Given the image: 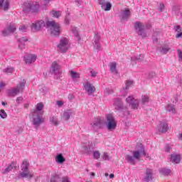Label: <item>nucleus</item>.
<instances>
[{"mask_svg":"<svg viewBox=\"0 0 182 182\" xmlns=\"http://www.w3.org/2000/svg\"><path fill=\"white\" fill-rule=\"evenodd\" d=\"M63 182H70L69 177H63Z\"/></svg>","mask_w":182,"mask_h":182,"instance_id":"obj_57","label":"nucleus"},{"mask_svg":"<svg viewBox=\"0 0 182 182\" xmlns=\"http://www.w3.org/2000/svg\"><path fill=\"white\" fill-rule=\"evenodd\" d=\"M176 39H179V38H182V32L176 33Z\"/></svg>","mask_w":182,"mask_h":182,"instance_id":"obj_58","label":"nucleus"},{"mask_svg":"<svg viewBox=\"0 0 182 182\" xmlns=\"http://www.w3.org/2000/svg\"><path fill=\"white\" fill-rule=\"evenodd\" d=\"M0 117L1 119H6V117H8V114H6L4 109L0 110Z\"/></svg>","mask_w":182,"mask_h":182,"instance_id":"obj_38","label":"nucleus"},{"mask_svg":"<svg viewBox=\"0 0 182 182\" xmlns=\"http://www.w3.org/2000/svg\"><path fill=\"white\" fill-rule=\"evenodd\" d=\"M75 114V112L73 109H67L64 111L63 112V119L65 120V122H68L69 119H70V117L73 116Z\"/></svg>","mask_w":182,"mask_h":182,"instance_id":"obj_21","label":"nucleus"},{"mask_svg":"<svg viewBox=\"0 0 182 182\" xmlns=\"http://www.w3.org/2000/svg\"><path fill=\"white\" fill-rule=\"evenodd\" d=\"M142 105H146V103H149V97H147L146 95H144L142 96Z\"/></svg>","mask_w":182,"mask_h":182,"instance_id":"obj_42","label":"nucleus"},{"mask_svg":"<svg viewBox=\"0 0 182 182\" xmlns=\"http://www.w3.org/2000/svg\"><path fill=\"white\" fill-rule=\"evenodd\" d=\"M83 151L85 154H90L91 153L90 147V146H83Z\"/></svg>","mask_w":182,"mask_h":182,"instance_id":"obj_43","label":"nucleus"},{"mask_svg":"<svg viewBox=\"0 0 182 182\" xmlns=\"http://www.w3.org/2000/svg\"><path fill=\"white\" fill-rule=\"evenodd\" d=\"M157 76V74H156L154 72L151 71L149 73V79H153L154 77H156Z\"/></svg>","mask_w":182,"mask_h":182,"instance_id":"obj_47","label":"nucleus"},{"mask_svg":"<svg viewBox=\"0 0 182 182\" xmlns=\"http://www.w3.org/2000/svg\"><path fill=\"white\" fill-rule=\"evenodd\" d=\"M170 161L173 164H180V162L181 161V154H171Z\"/></svg>","mask_w":182,"mask_h":182,"instance_id":"obj_15","label":"nucleus"},{"mask_svg":"<svg viewBox=\"0 0 182 182\" xmlns=\"http://www.w3.org/2000/svg\"><path fill=\"white\" fill-rule=\"evenodd\" d=\"M73 33L74 34V36L77 38V41H80V36L79 35V32H77V29L76 28H73L72 29Z\"/></svg>","mask_w":182,"mask_h":182,"instance_id":"obj_36","label":"nucleus"},{"mask_svg":"<svg viewBox=\"0 0 182 182\" xmlns=\"http://www.w3.org/2000/svg\"><path fill=\"white\" fill-rule=\"evenodd\" d=\"M173 28H174L176 32H177L176 33H180L182 31L181 26H175Z\"/></svg>","mask_w":182,"mask_h":182,"instance_id":"obj_45","label":"nucleus"},{"mask_svg":"<svg viewBox=\"0 0 182 182\" xmlns=\"http://www.w3.org/2000/svg\"><path fill=\"white\" fill-rule=\"evenodd\" d=\"M167 112L169 113H176V107L171 104H168L166 107Z\"/></svg>","mask_w":182,"mask_h":182,"instance_id":"obj_33","label":"nucleus"},{"mask_svg":"<svg viewBox=\"0 0 182 182\" xmlns=\"http://www.w3.org/2000/svg\"><path fill=\"white\" fill-rule=\"evenodd\" d=\"M117 63L116 62H112L109 65L110 71L112 73H114V75H117Z\"/></svg>","mask_w":182,"mask_h":182,"instance_id":"obj_27","label":"nucleus"},{"mask_svg":"<svg viewBox=\"0 0 182 182\" xmlns=\"http://www.w3.org/2000/svg\"><path fill=\"white\" fill-rule=\"evenodd\" d=\"M50 15H52L53 18H59L62 16V11H52L50 12Z\"/></svg>","mask_w":182,"mask_h":182,"instance_id":"obj_32","label":"nucleus"},{"mask_svg":"<svg viewBox=\"0 0 182 182\" xmlns=\"http://www.w3.org/2000/svg\"><path fill=\"white\" fill-rule=\"evenodd\" d=\"M135 60L137 62H143L144 60V55L143 54H140L139 55H136L135 58Z\"/></svg>","mask_w":182,"mask_h":182,"instance_id":"obj_37","label":"nucleus"},{"mask_svg":"<svg viewBox=\"0 0 182 182\" xmlns=\"http://www.w3.org/2000/svg\"><path fill=\"white\" fill-rule=\"evenodd\" d=\"M132 12L130 11V9L126 8L119 12V16L120 19H122L123 21H129V18H130Z\"/></svg>","mask_w":182,"mask_h":182,"instance_id":"obj_12","label":"nucleus"},{"mask_svg":"<svg viewBox=\"0 0 182 182\" xmlns=\"http://www.w3.org/2000/svg\"><path fill=\"white\" fill-rule=\"evenodd\" d=\"M50 123L54 124V126H59V122L58 121V118L55 116L50 117Z\"/></svg>","mask_w":182,"mask_h":182,"instance_id":"obj_34","label":"nucleus"},{"mask_svg":"<svg viewBox=\"0 0 182 182\" xmlns=\"http://www.w3.org/2000/svg\"><path fill=\"white\" fill-rule=\"evenodd\" d=\"M16 31V27L15 25H10L8 26L7 29H4L2 31L3 36H9L11 33H14Z\"/></svg>","mask_w":182,"mask_h":182,"instance_id":"obj_14","label":"nucleus"},{"mask_svg":"<svg viewBox=\"0 0 182 182\" xmlns=\"http://www.w3.org/2000/svg\"><path fill=\"white\" fill-rule=\"evenodd\" d=\"M106 2H107L106 0H98V4H99V5H101V6H102V5H105V4Z\"/></svg>","mask_w":182,"mask_h":182,"instance_id":"obj_55","label":"nucleus"},{"mask_svg":"<svg viewBox=\"0 0 182 182\" xmlns=\"http://www.w3.org/2000/svg\"><path fill=\"white\" fill-rule=\"evenodd\" d=\"M16 164H17L16 161H13L11 162V165L13 167V168H16Z\"/></svg>","mask_w":182,"mask_h":182,"instance_id":"obj_59","label":"nucleus"},{"mask_svg":"<svg viewBox=\"0 0 182 182\" xmlns=\"http://www.w3.org/2000/svg\"><path fill=\"white\" fill-rule=\"evenodd\" d=\"M100 152H99V151H95L93 152V157L94 159H95V160H99V159H100Z\"/></svg>","mask_w":182,"mask_h":182,"instance_id":"obj_39","label":"nucleus"},{"mask_svg":"<svg viewBox=\"0 0 182 182\" xmlns=\"http://www.w3.org/2000/svg\"><path fill=\"white\" fill-rule=\"evenodd\" d=\"M158 130L159 133H167L168 130V124H167V122L166 121H161L158 127Z\"/></svg>","mask_w":182,"mask_h":182,"instance_id":"obj_16","label":"nucleus"},{"mask_svg":"<svg viewBox=\"0 0 182 182\" xmlns=\"http://www.w3.org/2000/svg\"><path fill=\"white\" fill-rule=\"evenodd\" d=\"M41 93H43V95H46L48 93V88L46 87H43L41 89H40Z\"/></svg>","mask_w":182,"mask_h":182,"instance_id":"obj_46","label":"nucleus"},{"mask_svg":"<svg viewBox=\"0 0 182 182\" xmlns=\"http://www.w3.org/2000/svg\"><path fill=\"white\" fill-rule=\"evenodd\" d=\"M14 68L10 67V68H6L4 70V72L6 73H14Z\"/></svg>","mask_w":182,"mask_h":182,"instance_id":"obj_44","label":"nucleus"},{"mask_svg":"<svg viewBox=\"0 0 182 182\" xmlns=\"http://www.w3.org/2000/svg\"><path fill=\"white\" fill-rule=\"evenodd\" d=\"M17 41L20 43L18 45V49L22 50V49H25V46H26L25 42H28L29 40H28V38L26 37H21L18 38Z\"/></svg>","mask_w":182,"mask_h":182,"instance_id":"obj_22","label":"nucleus"},{"mask_svg":"<svg viewBox=\"0 0 182 182\" xmlns=\"http://www.w3.org/2000/svg\"><path fill=\"white\" fill-rule=\"evenodd\" d=\"M94 48L95 49L97 50V52H99V50H100L101 49V46H100V43H94Z\"/></svg>","mask_w":182,"mask_h":182,"instance_id":"obj_48","label":"nucleus"},{"mask_svg":"<svg viewBox=\"0 0 182 182\" xmlns=\"http://www.w3.org/2000/svg\"><path fill=\"white\" fill-rule=\"evenodd\" d=\"M65 23H67V25H69V23H70L68 16H65Z\"/></svg>","mask_w":182,"mask_h":182,"instance_id":"obj_62","label":"nucleus"},{"mask_svg":"<svg viewBox=\"0 0 182 182\" xmlns=\"http://www.w3.org/2000/svg\"><path fill=\"white\" fill-rule=\"evenodd\" d=\"M177 52H178V56L179 59L181 60V61H182V51H181V50L178 49Z\"/></svg>","mask_w":182,"mask_h":182,"instance_id":"obj_52","label":"nucleus"},{"mask_svg":"<svg viewBox=\"0 0 182 182\" xmlns=\"http://www.w3.org/2000/svg\"><path fill=\"white\" fill-rule=\"evenodd\" d=\"M21 173L18 176V178H32L33 176L31 174V171H29V164L28 161L24 160L21 165Z\"/></svg>","mask_w":182,"mask_h":182,"instance_id":"obj_4","label":"nucleus"},{"mask_svg":"<svg viewBox=\"0 0 182 182\" xmlns=\"http://www.w3.org/2000/svg\"><path fill=\"white\" fill-rule=\"evenodd\" d=\"M132 85H133L132 81H127V85L125 86V90H127V89H129V87H130V86H132Z\"/></svg>","mask_w":182,"mask_h":182,"instance_id":"obj_50","label":"nucleus"},{"mask_svg":"<svg viewBox=\"0 0 182 182\" xmlns=\"http://www.w3.org/2000/svg\"><path fill=\"white\" fill-rule=\"evenodd\" d=\"M18 93H19L18 92V90L16 88H13V89H11V90H8L7 91V95L9 96V97H15L18 95Z\"/></svg>","mask_w":182,"mask_h":182,"instance_id":"obj_29","label":"nucleus"},{"mask_svg":"<svg viewBox=\"0 0 182 182\" xmlns=\"http://www.w3.org/2000/svg\"><path fill=\"white\" fill-rule=\"evenodd\" d=\"M94 43H100V36H99V34H95L94 36Z\"/></svg>","mask_w":182,"mask_h":182,"instance_id":"obj_40","label":"nucleus"},{"mask_svg":"<svg viewBox=\"0 0 182 182\" xmlns=\"http://www.w3.org/2000/svg\"><path fill=\"white\" fill-rule=\"evenodd\" d=\"M50 73L54 75L55 79H60V70H59V64L54 61L50 67Z\"/></svg>","mask_w":182,"mask_h":182,"instance_id":"obj_8","label":"nucleus"},{"mask_svg":"<svg viewBox=\"0 0 182 182\" xmlns=\"http://www.w3.org/2000/svg\"><path fill=\"white\" fill-rule=\"evenodd\" d=\"M55 161L58 163V164H63L66 161V159L63 157V154H59L55 157Z\"/></svg>","mask_w":182,"mask_h":182,"instance_id":"obj_26","label":"nucleus"},{"mask_svg":"<svg viewBox=\"0 0 182 182\" xmlns=\"http://www.w3.org/2000/svg\"><path fill=\"white\" fill-rule=\"evenodd\" d=\"M70 76L73 79H79L80 77V74L73 70L70 71Z\"/></svg>","mask_w":182,"mask_h":182,"instance_id":"obj_35","label":"nucleus"},{"mask_svg":"<svg viewBox=\"0 0 182 182\" xmlns=\"http://www.w3.org/2000/svg\"><path fill=\"white\" fill-rule=\"evenodd\" d=\"M45 105L42 102H39L37 104L36 109H33L31 113H34V114H38V112H41Z\"/></svg>","mask_w":182,"mask_h":182,"instance_id":"obj_25","label":"nucleus"},{"mask_svg":"<svg viewBox=\"0 0 182 182\" xmlns=\"http://www.w3.org/2000/svg\"><path fill=\"white\" fill-rule=\"evenodd\" d=\"M101 8L103 9V11H110V9H112V3L107 1L105 4L101 6Z\"/></svg>","mask_w":182,"mask_h":182,"instance_id":"obj_30","label":"nucleus"},{"mask_svg":"<svg viewBox=\"0 0 182 182\" xmlns=\"http://www.w3.org/2000/svg\"><path fill=\"white\" fill-rule=\"evenodd\" d=\"M171 48L168 46L167 44H164L161 47H158L156 48L157 52H159L160 53H162V55H167L168 53V51L171 50Z\"/></svg>","mask_w":182,"mask_h":182,"instance_id":"obj_17","label":"nucleus"},{"mask_svg":"<svg viewBox=\"0 0 182 182\" xmlns=\"http://www.w3.org/2000/svg\"><path fill=\"white\" fill-rule=\"evenodd\" d=\"M31 116L33 118V124L34 126H36V127H39L42 123L45 122L43 118L41 117V115L38 114H35L33 112H31Z\"/></svg>","mask_w":182,"mask_h":182,"instance_id":"obj_11","label":"nucleus"},{"mask_svg":"<svg viewBox=\"0 0 182 182\" xmlns=\"http://www.w3.org/2000/svg\"><path fill=\"white\" fill-rule=\"evenodd\" d=\"M126 102L131 106V109L137 110L139 109V101L136 100L134 97L129 96L126 100Z\"/></svg>","mask_w":182,"mask_h":182,"instance_id":"obj_10","label":"nucleus"},{"mask_svg":"<svg viewBox=\"0 0 182 182\" xmlns=\"http://www.w3.org/2000/svg\"><path fill=\"white\" fill-rule=\"evenodd\" d=\"M36 60V55L32 54H27L24 56V62L27 65H31V63H33Z\"/></svg>","mask_w":182,"mask_h":182,"instance_id":"obj_18","label":"nucleus"},{"mask_svg":"<svg viewBox=\"0 0 182 182\" xmlns=\"http://www.w3.org/2000/svg\"><path fill=\"white\" fill-rule=\"evenodd\" d=\"M114 105L116 106L115 109H117V110H123V102H122V99L117 98L114 102Z\"/></svg>","mask_w":182,"mask_h":182,"instance_id":"obj_23","label":"nucleus"},{"mask_svg":"<svg viewBox=\"0 0 182 182\" xmlns=\"http://www.w3.org/2000/svg\"><path fill=\"white\" fill-rule=\"evenodd\" d=\"M145 174L146 176L144 179L145 182H150L153 181V170L150 168H146Z\"/></svg>","mask_w":182,"mask_h":182,"instance_id":"obj_19","label":"nucleus"},{"mask_svg":"<svg viewBox=\"0 0 182 182\" xmlns=\"http://www.w3.org/2000/svg\"><path fill=\"white\" fill-rule=\"evenodd\" d=\"M173 103L175 102V103H177V102H178V95H176V97H175V101H173Z\"/></svg>","mask_w":182,"mask_h":182,"instance_id":"obj_63","label":"nucleus"},{"mask_svg":"<svg viewBox=\"0 0 182 182\" xmlns=\"http://www.w3.org/2000/svg\"><path fill=\"white\" fill-rule=\"evenodd\" d=\"M145 26L143 23H141L140 21L135 22L134 24V29L136 31V33L139 36H141V38H147V33H146V31H144Z\"/></svg>","mask_w":182,"mask_h":182,"instance_id":"obj_7","label":"nucleus"},{"mask_svg":"<svg viewBox=\"0 0 182 182\" xmlns=\"http://www.w3.org/2000/svg\"><path fill=\"white\" fill-rule=\"evenodd\" d=\"M136 151H133L132 155H127L125 156V160L129 163V164H136V160H139L140 159L141 154L144 156V157H146V159H150V156H149V154L146 153V149H144V146L143 144H139L136 146Z\"/></svg>","mask_w":182,"mask_h":182,"instance_id":"obj_2","label":"nucleus"},{"mask_svg":"<svg viewBox=\"0 0 182 182\" xmlns=\"http://www.w3.org/2000/svg\"><path fill=\"white\" fill-rule=\"evenodd\" d=\"M11 0H0V9L6 11L9 9V2Z\"/></svg>","mask_w":182,"mask_h":182,"instance_id":"obj_20","label":"nucleus"},{"mask_svg":"<svg viewBox=\"0 0 182 182\" xmlns=\"http://www.w3.org/2000/svg\"><path fill=\"white\" fill-rule=\"evenodd\" d=\"M171 149V147L170 146L169 144H166V149L165 151H166V153H170V149Z\"/></svg>","mask_w":182,"mask_h":182,"instance_id":"obj_53","label":"nucleus"},{"mask_svg":"<svg viewBox=\"0 0 182 182\" xmlns=\"http://www.w3.org/2000/svg\"><path fill=\"white\" fill-rule=\"evenodd\" d=\"M57 105H58V106H59V107H61V106H63V102L57 101Z\"/></svg>","mask_w":182,"mask_h":182,"instance_id":"obj_61","label":"nucleus"},{"mask_svg":"<svg viewBox=\"0 0 182 182\" xmlns=\"http://www.w3.org/2000/svg\"><path fill=\"white\" fill-rule=\"evenodd\" d=\"M159 173L162 174V176H168L171 173V169L163 168L160 170Z\"/></svg>","mask_w":182,"mask_h":182,"instance_id":"obj_31","label":"nucleus"},{"mask_svg":"<svg viewBox=\"0 0 182 182\" xmlns=\"http://www.w3.org/2000/svg\"><path fill=\"white\" fill-rule=\"evenodd\" d=\"M21 8L23 12L26 14H38L41 9V4L38 1L25 2Z\"/></svg>","mask_w":182,"mask_h":182,"instance_id":"obj_3","label":"nucleus"},{"mask_svg":"<svg viewBox=\"0 0 182 182\" xmlns=\"http://www.w3.org/2000/svg\"><path fill=\"white\" fill-rule=\"evenodd\" d=\"M22 100H23V97H18L16 99V102L18 103V105H19V103H21V102H22Z\"/></svg>","mask_w":182,"mask_h":182,"instance_id":"obj_54","label":"nucleus"},{"mask_svg":"<svg viewBox=\"0 0 182 182\" xmlns=\"http://www.w3.org/2000/svg\"><path fill=\"white\" fill-rule=\"evenodd\" d=\"M18 29L19 31H21V32H26L28 27H26V26H21Z\"/></svg>","mask_w":182,"mask_h":182,"instance_id":"obj_49","label":"nucleus"},{"mask_svg":"<svg viewBox=\"0 0 182 182\" xmlns=\"http://www.w3.org/2000/svg\"><path fill=\"white\" fill-rule=\"evenodd\" d=\"M105 124V119L102 118H97L95 121L91 124V127L94 132H97L99 129H102Z\"/></svg>","mask_w":182,"mask_h":182,"instance_id":"obj_9","label":"nucleus"},{"mask_svg":"<svg viewBox=\"0 0 182 182\" xmlns=\"http://www.w3.org/2000/svg\"><path fill=\"white\" fill-rule=\"evenodd\" d=\"M102 159L103 160H110V159L109 158V155H107V152H105L103 156H102Z\"/></svg>","mask_w":182,"mask_h":182,"instance_id":"obj_51","label":"nucleus"},{"mask_svg":"<svg viewBox=\"0 0 182 182\" xmlns=\"http://www.w3.org/2000/svg\"><path fill=\"white\" fill-rule=\"evenodd\" d=\"M12 168H14V167H12V165H9L7 168L4 169V171H3V174H8V173H9V171H11Z\"/></svg>","mask_w":182,"mask_h":182,"instance_id":"obj_41","label":"nucleus"},{"mask_svg":"<svg viewBox=\"0 0 182 182\" xmlns=\"http://www.w3.org/2000/svg\"><path fill=\"white\" fill-rule=\"evenodd\" d=\"M96 75H97V73H95L93 70H91V76H92V77H96Z\"/></svg>","mask_w":182,"mask_h":182,"instance_id":"obj_60","label":"nucleus"},{"mask_svg":"<svg viewBox=\"0 0 182 182\" xmlns=\"http://www.w3.org/2000/svg\"><path fill=\"white\" fill-rule=\"evenodd\" d=\"M70 45H69V40L65 37H62L60 40L59 44L57 46V48L63 52V53L68 52Z\"/></svg>","mask_w":182,"mask_h":182,"instance_id":"obj_6","label":"nucleus"},{"mask_svg":"<svg viewBox=\"0 0 182 182\" xmlns=\"http://www.w3.org/2000/svg\"><path fill=\"white\" fill-rule=\"evenodd\" d=\"M26 85V80H23L21 82H20L16 89L18 90V93H22L23 92V89L25 88V86Z\"/></svg>","mask_w":182,"mask_h":182,"instance_id":"obj_24","label":"nucleus"},{"mask_svg":"<svg viewBox=\"0 0 182 182\" xmlns=\"http://www.w3.org/2000/svg\"><path fill=\"white\" fill-rule=\"evenodd\" d=\"M159 9L160 12H163V10L164 9V5L163 4H160Z\"/></svg>","mask_w":182,"mask_h":182,"instance_id":"obj_56","label":"nucleus"},{"mask_svg":"<svg viewBox=\"0 0 182 182\" xmlns=\"http://www.w3.org/2000/svg\"><path fill=\"white\" fill-rule=\"evenodd\" d=\"M85 90L89 95V96H92L95 92H96V87L93 86L90 82H86L84 85Z\"/></svg>","mask_w":182,"mask_h":182,"instance_id":"obj_13","label":"nucleus"},{"mask_svg":"<svg viewBox=\"0 0 182 182\" xmlns=\"http://www.w3.org/2000/svg\"><path fill=\"white\" fill-rule=\"evenodd\" d=\"M129 115H130V112H129V111H126V112L124 113V114H123V116H129Z\"/></svg>","mask_w":182,"mask_h":182,"instance_id":"obj_64","label":"nucleus"},{"mask_svg":"<svg viewBox=\"0 0 182 182\" xmlns=\"http://www.w3.org/2000/svg\"><path fill=\"white\" fill-rule=\"evenodd\" d=\"M50 182H63V177L56 174L51 177Z\"/></svg>","mask_w":182,"mask_h":182,"instance_id":"obj_28","label":"nucleus"},{"mask_svg":"<svg viewBox=\"0 0 182 182\" xmlns=\"http://www.w3.org/2000/svg\"><path fill=\"white\" fill-rule=\"evenodd\" d=\"M105 124L107 126V129L109 130H114L117 126V123L116 122V119L114 117L112 114H107L106 115V122Z\"/></svg>","mask_w":182,"mask_h":182,"instance_id":"obj_5","label":"nucleus"},{"mask_svg":"<svg viewBox=\"0 0 182 182\" xmlns=\"http://www.w3.org/2000/svg\"><path fill=\"white\" fill-rule=\"evenodd\" d=\"M50 28V33L55 38H59L62 31L60 30V25L56 23L55 21H47L45 23L43 20H38L35 23H32L31 27L33 32H39L42 28Z\"/></svg>","mask_w":182,"mask_h":182,"instance_id":"obj_1","label":"nucleus"}]
</instances>
